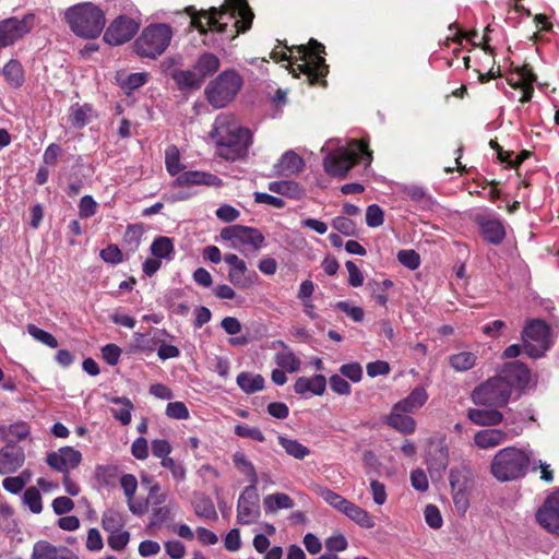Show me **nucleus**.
I'll return each instance as SVG.
<instances>
[{
	"mask_svg": "<svg viewBox=\"0 0 559 559\" xmlns=\"http://www.w3.org/2000/svg\"><path fill=\"white\" fill-rule=\"evenodd\" d=\"M186 12L191 17V25L201 34H206L209 31L224 34L227 32L228 22L238 16L239 19L231 26L234 31L230 39L247 32L254 16L247 0H225L219 8L212 7L201 11H197L194 7H187Z\"/></svg>",
	"mask_w": 559,
	"mask_h": 559,
	"instance_id": "1",
	"label": "nucleus"
},
{
	"mask_svg": "<svg viewBox=\"0 0 559 559\" xmlns=\"http://www.w3.org/2000/svg\"><path fill=\"white\" fill-rule=\"evenodd\" d=\"M211 138L217 144V154L227 160L242 158L251 143L249 129L242 128L228 115H219L214 121Z\"/></svg>",
	"mask_w": 559,
	"mask_h": 559,
	"instance_id": "2",
	"label": "nucleus"
},
{
	"mask_svg": "<svg viewBox=\"0 0 559 559\" xmlns=\"http://www.w3.org/2000/svg\"><path fill=\"white\" fill-rule=\"evenodd\" d=\"M64 20L75 35L88 39L98 37L106 23L103 10L92 2H82L68 8Z\"/></svg>",
	"mask_w": 559,
	"mask_h": 559,
	"instance_id": "3",
	"label": "nucleus"
},
{
	"mask_svg": "<svg viewBox=\"0 0 559 559\" xmlns=\"http://www.w3.org/2000/svg\"><path fill=\"white\" fill-rule=\"evenodd\" d=\"M532 462L531 454L516 447L499 450L492 457L490 472L499 481H512L523 478Z\"/></svg>",
	"mask_w": 559,
	"mask_h": 559,
	"instance_id": "4",
	"label": "nucleus"
},
{
	"mask_svg": "<svg viewBox=\"0 0 559 559\" xmlns=\"http://www.w3.org/2000/svg\"><path fill=\"white\" fill-rule=\"evenodd\" d=\"M171 38L173 29L168 24H150L135 39L133 48L141 58L156 59L165 52Z\"/></svg>",
	"mask_w": 559,
	"mask_h": 559,
	"instance_id": "5",
	"label": "nucleus"
},
{
	"mask_svg": "<svg viewBox=\"0 0 559 559\" xmlns=\"http://www.w3.org/2000/svg\"><path fill=\"white\" fill-rule=\"evenodd\" d=\"M299 59L302 63H299L292 68V73L297 76L302 73L309 85H314L319 80L328 73L325 60L322 57L324 52V46L318 43L316 39L309 41V47L300 45L297 47Z\"/></svg>",
	"mask_w": 559,
	"mask_h": 559,
	"instance_id": "6",
	"label": "nucleus"
},
{
	"mask_svg": "<svg viewBox=\"0 0 559 559\" xmlns=\"http://www.w3.org/2000/svg\"><path fill=\"white\" fill-rule=\"evenodd\" d=\"M365 156L368 160L371 159V152L367 143L364 141H352L347 148L338 150L324 158V170L333 177L343 178Z\"/></svg>",
	"mask_w": 559,
	"mask_h": 559,
	"instance_id": "7",
	"label": "nucleus"
},
{
	"mask_svg": "<svg viewBox=\"0 0 559 559\" xmlns=\"http://www.w3.org/2000/svg\"><path fill=\"white\" fill-rule=\"evenodd\" d=\"M523 350L530 358H542L554 344L550 326L540 319L530 320L522 331Z\"/></svg>",
	"mask_w": 559,
	"mask_h": 559,
	"instance_id": "8",
	"label": "nucleus"
},
{
	"mask_svg": "<svg viewBox=\"0 0 559 559\" xmlns=\"http://www.w3.org/2000/svg\"><path fill=\"white\" fill-rule=\"evenodd\" d=\"M241 86L242 79L235 70L223 71L207 84L206 98L215 108H223L236 97Z\"/></svg>",
	"mask_w": 559,
	"mask_h": 559,
	"instance_id": "9",
	"label": "nucleus"
},
{
	"mask_svg": "<svg viewBox=\"0 0 559 559\" xmlns=\"http://www.w3.org/2000/svg\"><path fill=\"white\" fill-rule=\"evenodd\" d=\"M511 393L508 382L499 374L477 386L472 400L476 405L501 407L509 402Z\"/></svg>",
	"mask_w": 559,
	"mask_h": 559,
	"instance_id": "10",
	"label": "nucleus"
},
{
	"mask_svg": "<svg viewBox=\"0 0 559 559\" xmlns=\"http://www.w3.org/2000/svg\"><path fill=\"white\" fill-rule=\"evenodd\" d=\"M35 14L12 16L0 21V47H8L26 36L35 26Z\"/></svg>",
	"mask_w": 559,
	"mask_h": 559,
	"instance_id": "11",
	"label": "nucleus"
},
{
	"mask_svg": "<svg viewBox=\"0 0 559 559\" xmlns=\"http://www.w3.org/2000/svg\"><path fill=\"white\" fill-rule=\"evenodd\" d=\"M221 237L231 242V247L241 250L243 246H249L257 251L264 245V236L260 230L242 225H233L222 229Z\"/></svg>",
	"mask_w": 559,
	"mask_h": 559,
	"instance_id": "12",
	"label": "nucleus"
},
{
	"mask_svg": "<svg viewBox=\"0 0 559 559\" xmlns=\"http://www.w3.org/2000/svg\"><path fill=\"white\" fill-rule=\"evenodd\" d=\"M261 515L260 497L257 486L245 487L237 501V523L250 525L255 523Z\"/></svg>",
	"mask_w": 559,
	"mask_h": 559,
	"instance_id": "13",
	"label": "nucleus"
},
{
	"mask_svg": "<svg viewBox=\"0 0 559 559\" xmlns=\"http://www.w3.org/2000/svg\"><path fill=\"white\" fill-rule=\"evenodd\" d=\"M139 28V21L127 15H119L107 27L104 40L111 46H120L129 41Z\"/></svg>",
	"mask_w": 559,
	"mask_h": 559,
	"instance_id": "14",
	"label": "nucleus"
},
{
	"mask_svg": "<svg viewBox=\"0 0 559 559\" xmlns=\"http://www.w3.org/2000/svg\"><path fill=\"white\" fill-rule=\"evenodd\" d=\"M474 222L478 226L481 238L493 246L502 243L506 238L503 222L492 213H477Z\"/></svg>",
	"mask_w": 559,
	"mask_h": 559,
	"instance_id": "15",
	"label": "nucleus"
},
{
	"mask_svg": "<svg viewBox=\"0 0 559 559\" xmlns=\"http://www.w3.org/2000/svg\"><path fill=\"white\" fill-rule=\"evenodd\" d=\"M537 522L550 533H559V490L550 493L536 512Z\"/></svg>",
	"mask_w": 559,
	"mask_h": 559,
	"instance_id": "16",
	"label": "nucleus"
},
{
	"mask_svg": "<svg viewBox=\"0 0 559 559\" xmlns=\"http://www.w3.org/2000/svg\"><path fill=\"white\" fill-rule=\"evenodd\" d=\"M81 461V452L72 447L60 448L58 451L49 453L46 459L47 464L51 468L62 474H67L70 469L78 467Z\"/></svg>",
	"mask_w": 559,
	"mask_h": 559,
	"instance_id": "17",
	"label": "nucleus"
},
{
	"mask_svg": "<svg viewBox=\"0 0 559 559\" xmlns=\"http://www.w3.org/2000/svg\"><path fill=\"white\" fill-rule=\"evenodd\" d=\"M500 376L506 380L512 392L513 388L524 389L531 381V371L524 362L511 361L504 364Z\"/></svg>",
	"mask_w": 559,
	"mask_h": 559,
	"instance_id": "18",
	"label": "nucleus"
},
{
	"mask_svg": "<svg viewBox=\"0 0 559 559\" xmlns=\"http://www.w3.org/2000/svg\"><path fill=\"white\" fill-rule=\"evenodd\" d=\"M32 559H79V557L68 547L39 540L33 546Z\"/></svg>",
	"mask_w": 559,
	"mask_h": 559,
	"instance_id": "19",
	"label": "nucleus"
},
{
	"mask_svg": "<svg viewBox=\"0 0 559 559\" xmlns=\"http://www.w3.org/2000/svg\"><path fill=\"white\" fill-rule=\"evenodd\" d=\"M25 455L21 447L8 443L0 450V474L17 471L24 463Z\"/></svg>",
	"mask_w": 559,
	"mask_h": 559,
	"instance_id": "20",
	"label": "nucleus"
},
{
	"mask_svg": "<svg viewBox=\"0 0 559 559\" xmlns=\"http://www.w3.org/2000/svg\"><path fill=\"white\" fill-rule=\"evenodd\" d=\"M325 388L326 379L323 374H316L310 378L299 377L294 384V390L299 395H322Z\"/></svg>",
	"mask_w": 559,
	"mask_h": 559,
	"instance_id": "21",
	"label": "nucleus"
},
{
	"mask_svg": "<svg viewBox=\"0 0 559 559\" xmlns=\"http://www.w3.org/2000/svg\"><path fill=\"white\" fill-rule=\"evenodd\" d=\"M304 167L302 158L294 151H287L274 165V174L276 176H292L300 173Z\"/></svg>",
	"mask_w": 559,
	"mask_h": 559,
	"instance_id": "22",
	"label": "nucleus"
},
{
	"mask_svg": "<svg viewBox=\"0 0 559 559\" xmlns=\"http://www.w3.org/2000/svg\"><path fill=\"white\" fill-rule=\"evenodd\" d=\"M508 440V433L502 429H484L475 433L474 444L481 449L488 450L496 448Z\"/></svg>",
	"mask_w": 559,
	"mask_h": 559,
	"instance_id": "23",
	"label": "nucleus"
},
{
	"mask_svg": "<svg viewBox=\"0 0 559 559\" xmlns=\"http://www.w3.org/2000/svg\"><path fill=\"white\" fill-rule=\"evenodd\" d=\"M175 185L178 187L190 186V185H205V186H221L222 180L212 174L191 170L185 171L175 180Z\"/></svg>",
	"mask_w": 559,
	"mask_h": 559,
	"instance_id": "24",
	"label": "nucleus"
},
{
	"mask_svg": "<svg viewBox=\"0 0 559 559\" xmlns=\"http://www.w3.org/2000/svg\"><path fill=\"white\" fill-rule=\"evenodd\" d=\"M427 401L428 393L426 389L421 385H418L414 388L406 397L399 401L394 405L396 406V411H404L405 413L412 414L423 407Z\"/></svg>",
	"mask_w": 559,
	"mask_h": 559,
	"instance_id": "25",
	"label": "nucleus"
},
{
	"mask_svg": "<svg viewBox=\"0 0 559 559\" xmlns=\"http://www.w3.org/2000/svg\"><path fill=\"white\" fill-rule=\"evenodd\" d=\"M430 472L441 473L449 464V449L443 440L438 441L429 452L427 460Z\"/></svg>",
	"mask_w": 559,
	"mask_h": 559,
	"instance_id": "26",
	"label": "nucleus"
},
{
	"mask_svg": "<svg viewBox=\"0 0 559 559\" xmlns=\"http://www.w3.org/2000/svg\"><path fill=\"white\" fill-rule=\"evenodd\" d=\"M404 411H396L393 405L390 415L386 417V424L402 433H413L416 429V421Z\"/></svg>",
	"mask_w": 559,
	"mask_h": 559,
	"instance_id": "27",
	"label": "nucleus"
},
{
	"mask_svg": "<svg viewBox=\"0 0 559 559\" xmlns=\"http://www.w3.org/2000/svg\"><path fill=\"white\" fill-rule=\"evenodd\" d=\"M341 513L347 516L349 520L355 522L357 525L364 528H372L374 526V521L372 516L359 506L347 500L343 506Z\"/></svg>",
	"mask_w": 559,
	"mask_h": 559,
	"instance_id": "28",
	"label": "nucleus"
},
{
	"mask_svg": "<svg viewBox=\"0 0 559 559\" xmlns=\"http://www.w3.org/2000/svg\"><path fill=\"white\" fill-rule=\"evenodd\" d=\"M451 490L471 491L474 485L473 473L466 466L454 467L450 471Z\"/></svg>",
	"mask_w": 559,
	"mask_h": 559,
	"instance_id": "29",
	"label": "nucleus"
},
{
	"mask_svg": "<svg viewBox=\"0 0 559 559\" xmlns=\"http://www.w3.org/2000/svg\"><path fill=\"white\" fill-rule=\"evenodd\" d=\"M468 419L478 426H496L503 420V415L497 409L471 408L467 412Z\"/></svg>",
	"mask_w": 559,
	"mask_h": 559,
	"instance_id": "30",
	"label": "nucleus"
},
{
	"mask_svg": "<svg viewBox=\"0 0 559 559\" xmlns=\"http://www.w3.org/2000/svg\"><path fill=\"white\" fill-rule=\"evenodd\" d=\"M116 81L124 93L130 95L133 91L143 86L147 82V74L144 72L127 73L124 71H119L116 74Z\"/></svg>",
	"mask_w": 559,
	"mask_h": 559,
	"instance_id": "31",
	"label": "nucleus"
},
{
	"mask_svg": "<svg viewBox=\"0 0 559 559\" xmlns=\"http://www.w3.org/2000/svg\"><path fill=\"white\" fill-rule=\"evenodd\" d=\"M295 506L293 499L284 492L271 493L264 497L263 507L266 513H275L282 509H292Z\"/></svg>",
	"mask_w": 559,
	"mask_h": 559,
	"instance_id": "32",
	"label": "nucleus"
},
{
	"mask_svg": "<svg viewBox=\"0 0 559 559\" xmlns=\"http://www.w3.org/2000/svg\"><path fill=\"white\" fill-rule=\"evenodd\" d=\"M258 277L255 272H249L247 264L237 269H229L228 280L229 282L241 289L250 288L254 280Z\"/></svg>",
	"mask_w": 559,
	"mask_h": 559,
	"instance_id": "33",
	"label": "nucleus"
},
{
	"mask_svg": "<svg viewBox=\"0 0 559 559\" xmlns=\"http://www.w3.org/2000/svg\"><path fill=\"white\" fill-rule=\"evenodd\" d=\"M92 115L93 108L91 105L75 103L70 107V124L75 129H81L90 122Z\"/></svg>",
	"mask_w": 559,
	"mask_h": 559,
	"instance_id": "34",
	"label": "nucleus"
},
{
	"mask_svg": "<svg viewBox=\"0 0 559 559\" xmlns=\"http://www.w3.org/2000/svg\"><path fill=\"white\" fill-rule=\"evenodd\" d=\"M151 253L159 260H173L175 255L173 239L166 236L156 237L151 245Z\"/></svg>",
	"mask_w": 559,
	"mask_h": 559,
	"instance_id": "35",
	"label": "nucleus"
},
{
	"mask_svg": "<svg viewBox=\"0 0 559 559\" xmlns=\"http://www.w3.org/2000/svg\"><path fill=\"white\" fill-rule=\"evenodd\" d=\"M265 380L261 374L241 372L237 376V384L247 394L263 390Z\"/></svg>",
	"mask_w": 559,
	"mask_h": 559,
	"instance_id": "36",
	"label": "nucleus"
},
{
	"mask_svg": "<svg viewBox=\"0 0 559 559\" xmlns=\"http://www.w3.org/2000/svg\"><path fill=\"white\" fill-rule=\"evenodd\" d=\"M173 79L180 88H198L203 83L202 75L193 70H176L173 73Z\"/></svg>",
	"mask_w": 559,
	"mask_h": 559,
	"instance_id": "37",
	"label": "nucleus"
},
{
	"mask_svg": "<svg viewBox=\"0 0 559 559\" xmlns=\"http://www.w3.org/2000/svg\"><path fill=\"white\" fill-rule=\"evenodd\" d=\"M7 82L14 88H19L24 83V70L20 61L11 59L2 69Z\"/></svg>",
	"mask_w": 559,
	"mask_h": 559,
	"instance_id": "38",
	"label": "nucleus"
},
{
	"mask_svg": "<svg viewBox=\"0 0 559 559\" xmlns=\"http://www.w3.org/2000/svg\"><path fill=\"white\" fill-rule=\"evenodd\" d=\"M221 62L219 59L211 52H205L199 57L194 64V69L198 71L199 75H202V80L213 73H215L219 69Z\"/></svg>",
	"mask_w": 559,
	"mask_h": 559,
	"instance_id": "39",
	"label": "nucleus"
},
{
	"mask_svg": "<svg viewBox=\"0 0 559 559\" xmlns=\"http://www.w3.org/2000/svg\"><path fill=\"white\" fill-rule=\"evenodd\" d=\"M277 440H278V443L282 445V448L285 450V452L296 460H304L305 457H307L310 454L309 448L301 444L296 439H289L287 437L280 435L277 437Z\"/></svg>",
	"mask_w": 559,
	"mask_h": 559,
	"instance_id": "40",
	"label": "nucleus"
},
{
	"mask_svg": "<svg viewBox=\"0 0 559 559\" xmlns=\"http://www.w3.org/2000/svg\"><path fill=\"white\" fill-rule=\"evenodd\" d=\"M274 361L281 369L287 372H297L300 370V359L290 350L277 352L274 356Z\"/></svg>",
	"mask_w": 559,
	"mask_h": 559,
	"instance_id": "41",
	"label": "nucleus"
},
{
	"mask_svg": "<svg viewBox=\"0 0 559 559\" xmlns=\"http://www.w3.org/2000/svg\"><path fill=\"white\" fill-rule=\"evenodd\" d=\"M0 433L8 443L14 444L16 441L26 439L29 428L25 423H15L7 428H0Z\"/></svg>",
	"mask_w": 559,
	"mask_h": 559,
	"instance_id": "42",
	"label": "nucleus"
},
{
	"mask_svg": "<svg viewBox=\"0 0 559 559\" xmlns=\"http://www.w3.org/2000/svg\"><path fill=\"white\" fill-rule=\"evenodd\" d=\"M110 402L122 406L120 409H112L111 413L121 425L128 426L131 423V412L134 408L132 402L126 396L111 397Z\"/></svg>",
	"mask_w": 559,
	"mask_h": 559,
	"instance_id": "43",
	"label": "nucleus"
},
{
	"mask_svg": "<svg viewBox=\"0 0 559 559\" xmlns=\"http://www.w3.org/2000/svg\"><path fill=\"white\" fill-rule=\"evenodd\" d=\"M233 462L239 472L247 476L250 485L255 486L258 483V475L252 462L239 451L233 455Z\"/></svg>",
	"mask_w": 559,
	"mask_h": 559,
	"instance_id": "44",
	"label": "nucleus"
},
{
	"mask_svg": "<svg viewBox=\"0 0 559 559\" xmlns=\"http://www.w3.org/2000/svg\"><path fill=\"white\" fill-rule=\"evenodd\" d=\"M477 360V356L471 352H461L449 357L450 366L460 372L472 369Z\"/></svg>",
	"mask_w": 559,
	"mask_h": 559,
	"instance_id": "45",
	"label": "nucleus"
},
{
	"mask_svg": "<svg viewBox=\"0 0 559 559\" xmlns=\"http://www.w3.org/2000/svg\"><path fill=\"white\" fill-rule=\"evenodd\" d=\"M102 526L106 532L115 533L124 526V518L116 510H106L102 515Z\"/></svg>",
	"mask_w": 559,
	"mask_h": 559,
	"instance_id": "46",
	"label": "nucleus"
},
{
	"mask_svg": "<svg viewBox=\"0 0 559 559\" xmlns=\"http://www.w3.org/2000/svg\"><path fill=\"white\" fill-rule=\"evenodd\" d=\"M269 190L290 198H300L301 189L295 181H273L269 183Z\"/></svg>",
	"mask_w": 559,
	"mask_h": 559,
	"instance_id": "47",
	"label": "nucleus"
},
{
	"mask_svg": "<svg viewBox=\"0 0 559 559\" xmlns=\"http://www.w3.org/2000/svg\"><path fill=\"white\" fill-rule=\"evenodd\" d=\"M194 512L199 518L216 520L217 513L214 503L209 497L200 496L194 502Z\"/></svg>",
	"mask_w": 559,
	"mask_h": 559,
	"instance_id": "48",
	"label": "nucleus"
},
{
	"mask_svg": "<svg viewBox=\"0 0 559 559\" xmlns=\"http://www.w3.org/2000/svg\"><path fill=\"white\" fill-rule=\"evenodd\" d=\"M166 169L171 176L178 175L182 170L180 164V153L177 146L170 145L165 152Z\"/></svg>",
	"mask_w": 559,
	"mask_h": 559,
	"instance_id": "49",
	"label": "nucleus"
},
{
	"mask_svg": "<svg viewBox=\"0 0 559 559\" xmlns=\"http://www.w3.org/2000/svg\"><path fill=\"white\" fill-rule=\"evenodd\" d=\"M23 503L28 507V509L38 514L43 510V501L41 495L36 487H29L24 491L23 495Z\"/></svg>",
	"mask_w": 559,
	"mask_h": 559,
	"instance_id": "50",
	"label": "nucleus"
},
{
	"mask_svg": "<svg viewBox=\"0 0 559 559\" xmlns=\"http://www.w3.org/2000/svg\"><path fill=\"white\" fill-rule=\"evenodd\" d=\"M27 332L29 333V335L32 337H34L36 341L45 344L46 346H48L50 348L58 347L57 338L51 333L36 326L35 324H28Z\"/></svg>",
	"mask_w": 559,
	"mask_h": 559,
	"instance_id": "51",
	"label": "nucleus"
},
{
	"mask_svg": "<svg viewBox=\"0 0 559 559\" xmlns=\"http://www.w3.org/2000/svg\"><path fill=\"white\" fill-rule=\"evenodd\" d=\"M29 478V473L23 472L19 476L5 477L2 480L3 488L11 493H19L26 485Z\"/></svg>",
	"mask_w": 559,
	"mask_h": 559,
	"instance_id": "52",
	"label": "nucleus"
},
{
	"mask_svg": "<svg viewBox=\"0 0 559 559\" xmlns=\"http://www.w3.org/2000/svg\"><path fill=\"white\" fill-rule=\"evenodd\" d=\"M133 347L136 350L143 353H152L155 349L157 341L154 337H151L148 334H143L140 332L133 333Z\"/></svg>",
	"mask_w": 559,
	"mask_h": 559,
	"instance_id": "53",
	"label": "nucleus"
},
{
	"mask_svg": "<svg viewBox=\"0 0 559 559\" xmlns=\"http://www.w3.org/2000/svg\"><path fill=\"white\" fill-rule=\"evenodd\" d=\"M318 495L332 508L336 509L338 512L343 509V506L346 503L347 499L342 497L341 495L332 491L326 487H320L318 489Z\"/></svg>",
	"mask_w": 559,
	"mask_h": 559,
	"instance_id": "54",
	"label": "nucleus"
},
{
	"mask_svg": "<svg viewBox=\"0 0 559 559\" xmlns=\"http://www.w3.org/2000/svg\"><path fill=\"white\" fill-rule=\"evenodd\" d=\"M129 540H130L129 532L120 530V531H116L115 533H110V535L107 539V543L111 549H114L116 551H120L126 548Z\"/></svg>",
	"mask_w": 559,
	"mask_h": 559,
	"instance_id": "55",
	"label": "nucleus"
},
{
	"mask_svg": "<svg viewBox=\"0 0 559 559\" xmlns=\"http://www.w3.org/2000/svg\"><path fill=\"white\" fill-rule=\"evenodd\" d=\"M160 465L170 471L173 478L177 483L186 479L187 471L182 463L176 462L173 457L160 461Z\"/></svg>",
	"mask_w": 559,
	"mask_h": 559,
	"instance_id": "56",
	"label": "nucleus"
},
{
	"mask_svg": "<svg viewBox=\"0 0 559 559\" xmlns=\"http://www.w3.org/2000/svg\"><path fill=\"white\" fill-rule=\"evenodd\" d=\"M165 414L174 419H188L190 416L189 409L183 402H169L166 406Z\"/></svg>",
	"mask_w": 559,
	"mask_h": 559,
	"instance_id": "57",
	"label": "nucleus"
},
{
	"mask_svg": "<svg viewBox=\"0 0 559 559\" xmlns=\"http://www.w3.org/2000/svg\"><path fill=\"white\" fill-rule=\"evenodd\" d=\"M384 213L382 209L377 204H371L366 211V224L369 227H379L383 224Z\"/></svg>",
	"mask_w": 559,
	"mask_h": 559,
	"instance_id": "58",
	"label": "nucleus"
},
{
	"mask_svg": "<svg viewBox=\"0 0 559 559\" xmlns=\"http://www.w3.org/2000/svg\"><path fill=\"white\" fill-rule=\"evenodd\" d=\"M235 433L241 438H249L259 442H263L265 440L263 432L257 427H249L243 424H239L235 426Z\"/></svg>",
	"mask_w": 559,
	"mask_h": 559,
	"instance_id": "59",
	"label": "nucleus"
},
{
	"mask_svg": "<svg viewBox=\"0 0 559 559\" xmlns=\"http://www.w3.org/2000/svg\"><path fill=\"white\" fill-rule=\"evenodd\" d=\"M403 193L408 197L412 201L428 205L430 203V197L426 191L418 186H408L403 189Z\"/></svg>",
	"mask_w": 559,
	"mask_h": 559,
	"instance_id": "60",
	"label": "nucleus"
},
{
	"mask_svg": "<svg viewBox=\"0 0 559 559\" xmlns=\"http://www.w3.org/2000/svg\"><path fill=\"white\" fill-rule=\"evenodd\" d=\"M397 260L409 270H416L420 264L419 254L414 250H401L397 253Z\"/></svg>",
	"mask_w": 559,
	"mask_h": 559,
	"instance_id": "61",
	"label": "nucleus"
},
{
	"mask_svg": "<svg viewBox=\"0 0 559 559\" xmlns=\"http://www.w3.org/2000/svg\"><path fill=\"white\" fill-rule=\"evenodd\" d=\"M173 451L171 444L165 439H155L152 441V453L154 456L160 459V461H166V459H170L169 454Z\"/></svg>",
	"mask_w": 559,
	"mask_h": 559,
	"instance_id": "62",
	"label": "nucleus"
},
{
	"mask_svg": "<svg viewBox=\"0 0 559 559\" xmlns=\"http://www.w3.org/2000/svg\"><path fill=\"white\" fill-rule=\"evenodd\" d=\"M332 226L334 229L345 236H353L356 231L355 223L350 218L344 216L335 217L332 221Z\"/></svg>",
	"mask_w": 559,
	"mask_h": 559,
	"instance_id": "63",
	"label": "nucleus"
},
{
	"mask_svg": "<svg viewBox=\"0 0 559 559\" xmlns=\"http://www.w3.org/2000/svg\"><path fill=\"white\" fill-rule=\"evenodd\" d=\"M343 377L348 378L353 382H359L362 378V368L358 362L344 364L340 367Z\"/></svg>",
	"mask_w": 559,
	"mask_h": 559,
	"instance_id": "64",
	"label": "nucleus"
}]
</instances>
